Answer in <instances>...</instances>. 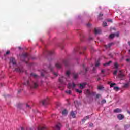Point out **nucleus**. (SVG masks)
I'll list each match as a JSON object with an SVG mask.
<instances>
[{"instance_id":"nucleus-1","label":"nucleus","mask_w":130,"mask_h":130,"mask_svg":"<svg viewBox=\"0 0 130 130\" xmlns=\"http://www.w3.org/2000/svg\"><path fill=\"white\" fill-rule=\"evenodd\" d=\"M24 85H25V86H28L31 89H36V88L38 87V83L32 81L31 79H29L26 82H25Z\"/></svg>"},{"instance_id":"nucleus-2","label":"nucleus","mask_w":130,"mask_h":130,"mask_svg":"<svg viewBox=\"0 0 130 130\" xmlns=\"http://www.w3.org/2000/svg\"><path fill=\"white\" fill-rule=\"evenodd\" d=\"M9 63L10 64H13L14 67H16L17 66L16 65L17 62L16 61L15 58H11Z\"/></svg>"},{"instance_id":"nucleus-3","label":"nucleus","mask_w":130,"mask_h":130,"mask_svg":"<svg viewBox=\"0 0 130 130\" xmlns=\"http://www.w3.org/2000/svg\"><path fill=\"white\" fill-rule=\"evenodd\" d=\"M85 94L86 95L87 97H89L91 95H95V92L90 91V90L87 89L85 92Z\"/></svg>"},{"instance_id":"nucleus-4","label":"nucleus","mask_w":130,"mask_h":130,"mask_svg":"<svg viewBox=\"0 0 130 130\" xmlns=\"http://www.w3.org/2000/svg\"><path fill=\"white\" fill-rule=\"evenodd\" d=\"M75 87H76V84H75L74 83L68 84V89H74Z\"/></svg>"},{"instance_id":"nucleus-5","label":"nucleus","mask_w":130,"mask_h":130,"mask_svg":"<svg viewBox=\"0 0 130 130\" xmlns=\"http://www.w3.org/2000/svg\"><path fill=\"white\" fill-rule=\"evenodd\" d=\"M29 56V54L27 53H24L22 54V56H21V60H23V61H25V60L22 59V58H27V57Z\"/></svg>"},{"instance_id":"nucleus-6","label":"nucleus","mask_w":130,"mask_h":130,"mask_svg":"<svg viewBox=\"0 0 130 130\" xmlns=\"http://www.w3.org/2000/svg\"><path fill=\"white\" fill-rule=\"evenodd\" d=\"M64 79H66V78H64V77L63 76H61L59 78V82L61 83V84H63V81L64 80Z\"/></svg>"},{"instance_id":"nucleus-7","label":"nucleus","mask_w":130,"mask_h":130,"mask_svg":"<svg viewBox=\"0 0 130 130\" xmlns=\"http://www.w3.org/2000/svg\"><path fill=\"white\" fill-rule=\"evenodd\" d=\"M87 86V83L84 82L80 84V89H84Z\"/></svg>"},{"instance_id":"nucleus-8","label":"nucleus","mask_w":130,"mask_h":130,"mask_svg":"<svg viewBox=\"0 0 130 130\" xmlns=\"http://www.w3.org/2000/svg\"><path fill=\"white\" fill-rule=\"evenodd\" d=\"M15 72H18V73H23L24 70L22 68H17L15 69Z\"/></svg>"},{"instance_id":"nucleus-9","label":"nucleus","mask_w":130,"mask_h":130,"mask_svg":"<svg viewBox=\"0 0 130 130\" xmlns=\"http://www.w3.org/2000/svg\"><path fill=\"white\" fill-rule=\"evenodd\" d=\"M117 118L119 120H122V119L124 118V116L120 114L117 115Z\"/></svg>"},{"instance_id":"nucleus-10","label":"nucleus","mask_w":130,"mask_h":130,"mask_svg":"<svg viewBox=\"0 0 130 130\" xmlns=\"http://www.w3.org/2000/svg\"><path fill=\"white\" fill-rule=\"evenodd\" d=\"M121 109H119V108H116L114 110L113 112L114 113H119L120 112H121Z\"/></svg>"},{"instance_id":"nucleus-11","label":"nucleus","mask_w":130,"mask_h":130,"mask_svg":"<svg viewBox=\"0 0 130 130\" xmlns=\"http://www.w3.org/2000/svg\"><path fill=\"white\" fill-rule=\"evenodd\" d=\"M47 102H48V99H45L42 101V105H46Z\"/></svg>"},{"instance_id":"nucleus-12","label":"nucleus","mask_w":130,"mask_h":130,"mask_svg":"<svg viewBox=\"0 0 130 130\" xmlns=\"http://www.w3.org/2000/svg\"><path fill=\"white\" fill-rule=\"evenodd\" d=\"M100 32H101V30L97 29V28L94 29L95 34H100Z\"/></svg>"},{"instance_id":"nucleus-13","label":"nucleus","mask_w":130,"mask_h":130,"mask_svg":"<svg viewBox=\"0 0 130 130\" xmlns=\"http://www.w3.org/2000/svg\"><path fill=\"white\" fill-rule=\"evenodd\" d=\"M55 67L57 69H60V68H61V63L59 62H57V63L55 64Z\"/></svg>"},{"instance_id":"nucleus-14","label":"nucleus","mask_w":130,"mask_h":130,"mask_svg":"<svg viewBox=\"0 0 130 130\" xmlns=\"http://www.w3.org/2000/svg\"><path fill=\"white\" fill-rule=\"evenodd\" d=\"M111 45H112V43H110L108 45H105L104 47H105V48H110Z\"/></svg>"},{"instance_id":"nucleus-15","label":"nucleus","mask_w":130,"mask_h":130,"mask_svg":"<svg viewBox=\"0 0 130 130\" xmlns=\"http://www.w3.org/2000/svg\"><path fill=\"white\" fill-rule=\"evenodd\" d=\"M114 37H115V34H111L109 36V38H110V39H113V38H114Z\"/></svg>"},{"instance_id":"nucleus-16","label":"nucleus","mask_w":130,"mask_h":130,"mask_svg":"<svg viewBox=\"0 0 130 130\" xmlns=\"http://www.w3.org/2000/svg\"><path fill=\"white\" fill-rule=\"evenodd\" d=\"M63 63L64 64L66 67L68 66V64H69V62H68V60L64 59L63 60Z\"/></svg>"},{"instance_id":"nucleus-17","label":"nucleus","mask_w":130,"mask_h":130,"mask_svg":"<svg viewBox=\"0 0 130 130\" xmlns=\"http://www.w3.org/2000/svg\"><path fill=\"white\" fill-rule=\"evenodd\" d=\"M89 118H90V116H86V117H85L82 120V122H85V121L86 120H87V119H89Z\"/></svg>"},{"instance_id":"nucleus-18","label":"nucleus","mask_w":130,"mask_h":130,"mask_svg":"<svg viewBox=\"0 0 130 130\" xmlns=\"http://www.w3.org/2000/svg\"><path fill=\"white\" fill-rule=\"evenodd\" d=\"M30 76L31 77H34L35 79H37V78H38V76L35 73H31Z\"/></svg>"},{"instance_id":"nucleus-19","label":"nucleus","mask_w":130,"mask_h":130,"mask_svg":"<svg viewBox=\"0 0 130 130\" xmlns=\"http://www.w3.org/2000/svg\"><path fill=\"white\" fill-rule=\"evenodd\" d=\"M62 115H66V114H68V111L67 110L64 109L62 111Z\"/></svg>"},{"instance_id":"nucleus-20","label":"nucleus","mask_w":130,"mask_h":130,"mask_svg":"<svg viewBox=\"0 0 130 130\" xmlns=\"http://www.w3.org/2000/svg\"><path fill=\"white\" fill-rule=\"evenodd\" d=\"M118 77H119V78H122V77H123V74H122V73H121V71H119V73L118 74Z\"/></svg>"},{"instance_id":"nucleus-21","label":"nucleus","mask_w":130,"mask_h":130,"mask_svg":"<svg viewBox=\"0 0 130 130\" xmlns=\"http://www.w3.org/2000/svg\"><path fill=\"white\" fill-rule=\"evenodd\" d=\"M111 62H112V61H109V62H107L106 63L103 64V66L104 67H105V66H109V64H110V63H111Z\"/></svg>"},{"instance_id":"nucleus-22","label":"nucleus","mask_w":130,"mask_h":130,"mask_svg":"<svg viewBox=\"0 0 130 130\" xmlns=\"http://www.w3.org/2000/svg\"><path fill=\"white\" fill-rule=\"evenodd\" d=\"M71 115L73 118H75V117H76V115H75V113L74 112V111H72Z\"/></svg>"},{"instance_id":"nucleus-23","label":"nucleus","mask_w":130,"mask_h":130,"mask_svg":"<svg viewBox=\"0 0 130 130\" xmlns=\"http://www.w3.org/2000/svg\"><path fill=\"white\" fill-rule=\"evenodd\" d=\"M66 75L67 77H70V75H71V72H70V71H67L66 72Z\"/></svg>"},{"instance_id":"nucleus-24","label":"nucleus","mask_w":130,"mask_h":130,"mask_svg":"<svg viewBox=\"0 0 130 130\" xmlns=\"http://www.w3.org/2000/svg\"><path fill=\"white\" fill-rule=\"evenodd\" d=\"M38 130H47V129L45 127H39Z\"/></svg>"},{"instance_id":"nucleus-25","label":"nucleus","mask_w":130,"mask_h":130,"mask_svg":"<svg viewBox=\"0 0 130 130\" xmlns=\"http://www.w3.org/2000/svg\"><path fill=\"white\" fill-rule=\"evenodd\" d=\"M65 92L67 94H68L69 95H71L72 94V91H71V90H67L65 91Z\"/></svg>"},{"instance_id":"nucleus-26","label":"nucleus","mask_w":130,"mask_h":130,"mask_svg":"<svg viewBox=\"0 0 130 130\" xmlns=\"http://www.w3.org/2000/svg\"><path fill=\"white\" fill-rule=\"evenodd\" d=\"M76 91L77 92V93H79V94H82V93H83V91L82 90H80L79 89H76Z\"/></svg>"},{"instance_id":"nucleus-27","label":"nucleus","mask_w":130,"mask_h":130,"mask_svg":"<svg viewBox=\"0 0 130 130\" xmlns=\"http://www.w3.org/2000/svg\"><path fill=\"white\" fill-rule=\"evenodd\" d=\"M45 73H46V71H44L43 72H42V73H41V76L42 77H44V75H45Z\"/></svg>"},{"instance_id":"nucleus-28","label":"nucleus","mask_w":130,"mask_h":130,"mask_svg":"<svg viewBox=\"0 0 130 130\" xmlns=\"http://www.w3.org/2000/svg\"><path fill=\"white\" fill-rule=\"evenodd\" d=\"M49 69L50 70L51 72H52V70H53V68L52 67V66L51 64H50L49 66Z\"/></svg>"},{"instance_id":"nucleus-29","label":"nucleus","mask_w":130,"mask_h":130,"mask_svg":"<svg viewBox=\"0 0 130 130\" xmlns=\"http://www.w3.org/2000/svg\"><path fill=\"white\" fill-rule=\"evenodd\" d=\"M83 68L84 70H85V72H87L88 71V68H86V67L84 64L83 65Z\"/></svg>"},{"instance_id":"nucleus-30","label":"nucleus","mask_w":130,"mask_h":130,"mask_svg":"<svg viewBox=\"0 0 130 130\" xmlns=\"http://www.w3.org/2000/svg\"><path fill=\"white\" fill-rule=\"evenodd\" d=\"M103 27H106V26H107V23H106V22H104L103 23Z\"/></svg>"},{"instance_id":"nucleus-31","label":"nucleus","mask_w":130,"mask_h":130,"mask_svg":"<svg viewBox=\"0 0 130 130\" xmlns=\"http://www.w3.org/2000/svg\"><path fill=\"white\" fill-rule=\"evenodd\" d=\"M114 67H115V69H117L118 68V64H117V63H114Z\"/></svg>"},{"instance_id":"nucleus-32","label":"nucleus","mask_w":130,"mask_h":130,"mask_svg":"<svg viewBox=\"0 0 130 130\" xmlns=\"http://www.w3.org/2000/svg\"><path fill=\"white\" fill-rule=\"evenodd\" d=\"M78 78V74H75L74 75V79H77Z\"/></svg>"},{"instance_id":"nucleus-33","label":"nucleus","mask_w":130,"mask_h":130,"mask_svg":"<svg viewBox=\"0 0 130 130\" xmlns=\"http://www.w3.org/2000/svg\"><path fill=\"white\" fill-rule=\"evenodd\" d=\"M100 63H99V61H98L95 63V67H99Z\"/></svg>"},{"instance_id":"nucleus-34","label":"nucleus","mask_w":130,"mask_h":130,"mask_svg":"<svg viewBox=\"0 0 130 130\" xmlns=\"http://www.w3.org/2000/svg\"><path fill=\"white\" fill-rule=\"evenodd\" d=\"M116 85V84H115V83H111L110 84V87H113V86H115Z\"/></svg>"},{"instance_id":"nucleus-35","label":"nucleus","mask_w":130,"mask_h":130,"mask_svg":"<svg viewBox=\"0 0 130 130\" xmlns=\"http://www.w3.org/2000/svg\"><path fill=\"white\" fill-rule=\"evenodd\" d=\"M101 103H102V104H104V103H106V100H102Z\"/></svg>"},{"instance_id":"nucleus-36","label":"nucleus","mask_w":130,"mask_h":130,"mask_svg":"<svg viewBox=\"0 0 130 130\" xmlns=\"http://www.w3.org/2000/svg\"><path fill=\"white\" fill-rule=\"evenodd\" d=\"M129 127H130V125H126L125 126V129H127Z\"/></svg>"},{"instance_id":"nucleus-37","label":"nucleus","mask_w":130,"mask_h":130,"mask_svg":"<svg viewBox=\"0 0 130 130\" xmlns=\"http://www.w3.org/2000/svg\"><path fill=\"white\" fill-rule=\"evenodd\" d=\"M129 86V84L127 83V84H124V87L125 88H127V87H128Z\"/></svg>"},{"instance_id":"nucleus-38","label":"nucleus","mask_w":130,"mask_h":130,"mask_svg":"<svg viewBox=\"0 0 130 130\" xmlns=\"http://www.w3.org/2000/svg\"><path fill=\"white\" fill-rule=\"evenodd\" d=\"M53 53H54V51H49V54H53Z\"/></svg>"},{"instance_id":"nucleus-39","label":"nucleus","mask_w":130,"mask_h":130,"mask_svg":"<svg viewBox=\"0 0 130 130\" xmlns=\"http://www.w3.org/2000/svg\"><path fill=\"white\" fill-rule=\"evenodd\" d=\"M103 88V86H98V89L99 90H102Z\"/></svg>"},{"instance_id":"nucleus-40","label":"nucleus","mask_w":130,"mask_h":130,"mask_svg":"<svg viewBox=\"0 0 130 130\" xmlns=\"http://www.w3.org/2000/svg\"><path fill=\"white\" fill-rule=\"evenodd\" d=\"M114 90H119V88H118V87L115 86V87H114Z\"/></svg>"},{"instance_id":"nucleus-41","label":"nucleus","mask_w":130,"mask_h":130,"mask_svg":"<svg viewBox=\"0 0 130 130\" xmlns=\"http://www.w3.org/2000/svg\"><path fill=\"white\" fill-rule=\"evenodd\" d=\"M113 75H117V70H115V71H114Z\"/></svg>"},{"instance_id":"nucleus-42","label":"nucleus","mask_w":130,"mask_h":130,"mask_svg":"<svg viewBox=\"0 0 130 130\" xmlns=\"http://www.w3.org/2000/svg\"><path fill=\"white\" fill-rule=\"evenodd\" d=\"M10 54V51H7L6 53V54H4V56H6V55Z\"/></svg>"},{"instance_id":"nucleus-43","label":"nucleus","mask_w":130,"mask_h":130,"mask_svg":"<svg viewBox=\"0 0 130 130\" xmlns=\"http://www.w3.org/2000/svg\"><path fill=\"white\" fill-rule=\"evenodd\" d=\"M56 129H60V127H59V125H57L56 126Z\"/></svg>"},{"instance_id":"nucleus-44","label":"nucleus","mask_w":130,"mask_h":130,"mask_svg":"<svg viewBox=\"0 0 130 130\" xmlns=\"http://www.w3.org/2000/svg\"><path fill=\"white\" fill-rule=\"evenodd\" d=\"M86 49H87V47H83L82 48V50L84 51V50H86Z\"/></svg>"},{"instance_id":"nucleus-45","label":"nucleus","mask_w":130,"mask_h":130,"mask_svg":"<svg viewBox=\"0 0 130 130\" xmlns=\"http://www.w3.org/2000/svg\"><path fill=\"white\" fill-rule=\"evenodd\" d=\"M114 34H115V36H116V37H118L119 36V34L118 33H116Z\"/></svg>"},{"instance_id":"nucleus-46","label":"nucleus","mask_w":130,"mask_h":130,"mask_svg":"<svg viewBox=\"0 0 130 130\" xmlns=\"http://www.w3.org/2000/svg\"><path fill=\"white\" fill-rule=\"evenodd\" d=\"M53 74L54 75V76H55V77H57V73L55 72H53Z\"/></svg>"},{"instance_id":"nucleus-47","label":"nucleus","mask_w":130,"mask_h":130,"mask_svg":"<svg viewBox=\"0 0 130 130\" xmlns=\"http://www.w3.org/2000/svg\"><path fill=\"white\" fill-rule=\"evenodd\" d=\"M107 22H110V23H112V19H107Z\"/></svg>"},{"instance_id":"nucleus-48","label":"nucleus","mask_w":130,"mask_h":130,"mask_svg":"<svg viewBox=\"0 0 130 130\" xmlns=\"http://www.w3.org/2000/svg\"><path fill=\"white\" fill-rule=\"evenodd\" d=\"M101 96V95H100V94H96V98H100V97Z\"/></svg>"},{"instance_id":"nucleus-49","label":"nucleus","mask_w":130,"mask_h":130,"mask_svg":"<svg viewBox=\"0 0 130 130\" xmlns=\"http://www.w3.org/2000/svg\"><path fill=\"white\" fill-rule=\"evenodd\" d=\"M102 16H103V14L102 13H100L99 17L100 18V17H102Z\"/></svg>"},{"instance_id":"nucleus-50","label":"nucleus","mask_w":130,"mask_h":130,"mask_svg":"<svg viewBox=\"0 0 130 130\" xmlns=\"http://www.w3.org/2000/svg\"><path fill=\"white\" fill-rule=\"evenodd\" d=\"M87 27H90V26H91V24L88 23L87 24Z\"/></svg>"},{"instance_id":"nucleus-51","label":"nucleus","mask_w":130,"mask_h":130,"mask_svg":"<svg viewBox=\"0 0 130 130\" xmlns=\"http://www.w3.org/2000/svg\"><path fill=\"white\" fill-rule=\"evenodd\" d=\"M89 126H90L91 127H92V126H93V123H90L89 124Z\"/></svg>"},{"instance_id":"nucleus-52","label":"nucleus","mask_w":130,"mask_h":130,"mask_svg":"<svg viewBox=\"0 0 130 130\" xmlns=\"http://www.w3.org/2000/svg\"><path fill=\"white\" fill-rule=\"evenodd\" d=\"M21 91H22V89H20L19 90H18V92L20 93H21Z\"/></svg>"},{"instance_id":"nucleus-53","label":"nucleus","mask_w":130,"mask_h":130,"mask_svg":"<svg viewBox=\"0 0 130 130\" xmlns=\"http://www.w3.org/2000/svg\"><path fill=\"white\" fill-rule=\"evenodd\" d=\"M26 107H30V105L27 104V105H26Z\"/></svg>"},{"instance_id":"nucleus-54","label":"nucleus","mask_w":130,"mask_h":130,"mask_svg":"<svg viewBox=\"0 0 130 130\" xmlns=\"http://www.w3.org/2000/svg\"><path fill=\"white\" fill-rule=\"evenodd\" d=\"M126 61H129V59H126Z\"/></svg>"},{"instance_id":"nucleus-55","label":"nucleus","mask_w":130,"mask_h":130,"mask_svg":"<svg viewBox=\"0 0 130 130\" xmlns=\"http://www.w3.org/2000/svg\"><path fill=\"white\" fill-rule=\"evenodd\" d=\"M101 73H104V70H102L101 71Z\"/></svg>"},{"instance_id":"nucleus-56","label":"nucleus","mask_w":130,"mask_h":130,"mask_svg":"<svg viewBox=\"0 0 130 130\" xmlns=\"http://www.w3.org/2000/svg\"><path fill=\"white\" fill-rule=\"evenodd\" d=\"M80 54H84V52H80Z\"/></svg>"},{"instance_id":"nucleus-57","label":"nucleus","mask_w":130,"mask_h":130,"mask_svg":"<svg viewBox=\"0 0 130 130\" xmlns=\"http://www.w3.org/2000/svg\"><path fill=\"white\" fill-rule=\"evenodd\" d=\"M74 102H75V103H78V101H75Z\"/></svg>"},{"instance_id":"nucleus-58","label":"nucleus","mask_w":130,"mask_h":130,"mask_svg":"<svg viewBox=\"0 0 130 130\" xmlns=\"http://www.w3.org/2000/svg\"><path fill=\"white\" fill-rule=\"evenodd\" d=\"M21 130H24V127H21Z\"/></svg>"},{"instance_id":"nucleus-59","label":"nucleus","mask_w":130,"mask_h":130,"mask_svg":"<svg viewBox=\"0 0 130 130\" xmlns=\"http://www.w3.org/2000/svg\"><path fill=\"white\" fill-rule=\"evenodd\" d=\"M95 67H94L93 68V71H95Z\"/></svg>"},{"instance_id":"nucleus-60","label":"nucleus","mask_w":130,"mask_h":130,"mask_svg":"<svg viewBox=\"0 0 130 130\" xmlns=\"http://www.w3.org/2000/svg\"><path fill=\"white\" fill-rule=\"evenodd\" d=\"M100 78H98V81H100Z\"/></svg>"},{"instance_id":"nucleus-61","label":"nucleus","mask_w":130,"mask_h":130,"mask_svg":"<svg viewBox=\"0 0 130 130\" xmlns=\"http://www.w3.org/2000/svg\"><path fill=\"white\" fill-rule=\"evenodd\" d=\"M127 113L130 114V112L129 111H127Z\"/></svg>"},{"instance_id":"nucleus-62","label":"nucleus","mask_w":130,"mask_h":130,"mask_svg":"<svg viewBox=\"0 0 130 130\" xmlns=\"http://www.w3.org/2000/svg\"><path fill=\"white\" fill-rule=\"evenodd\" d=\"M30 130H33V128H31L30 129Z\"/></svg>"},{"instance_id":"nucleus-63","label":"nucleus","mask_w":130,"mask_h":130,"mask_svg":"<svg viewBox=\"0 0 130 130\" xmlns=\"http://www.w3.org/2000/svg\"><path fill=\"white\" fill-rule=\"evenodd\" d=\"M19 48L20 49H21V47H19Z\"/></svg>"},{"instance_id":"nucleus-64","label":"nucleus","mask_w":130,"mask_h":130,"mask_svg":"<svg viewBox=\"0 0 130 130\" xmlns=\"http://www.w3.org/2000/svg\"><path fill=\"white\" fill-rule=\"evenodd\" d=\"M25 62H26V63H28V62H27V61H25Z\"/></svg>"}]
</instances>
